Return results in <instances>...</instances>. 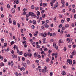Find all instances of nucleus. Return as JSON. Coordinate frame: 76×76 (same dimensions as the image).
Segmentation results:
<instances>
[{
	"label": "nucleus",
	"instance_id": "nucleus-59",
	"mask_svg": "<svg viewBox=\"0 0 76 76\" xmlns=\"http://www.w3.org/2000/svg\"><path fill=\"white\" fill-rule=\"evenodd\" d=\"M22 60L23 61H25V58H24V57H23L22 58Z\"/></svg>",
	"mask_w": 76,
	"mask_h": 76
},
{
	"label": "nucleus",
	"instance_id": "nucleus-7",
	"mask_svg": "<svg viewBox=\"0 0 76 76\" xmlns=\"http://www.w3.org/2000/svg\"><path fill=\"white\" fill-rule=\"evenodd\" d=\"M27 56H28V57H31L32 56V53H28L27 54Z\"/></svg>",
	"mask_w": 76,
	"mask_h": 76
},
{
	"label": "nucleus",
	"instance_id": "nucleus-52",
	"mask_svg": "<svg viewBox=\"0 0 76 76\" xmlns=\"http://www.w3.org/2000/svg\"><path fill=\"white\" fill-rule=\"evenodd\" d=\"M73 62L74 64H76V61L75 60H73Z\"/></svg>",
	"mask_w": 76,
	"mask_h": 76
},
{
	"label": "nucleus",
	"instance_id": "nucleus-5",
	"mask_svg": "<svg viewBox=\"0 0 76 76\" xmlns=\"http://www.w3.org/2000/svg\"><path fill=\"white\" fill-rule=\"evenodd\" d=\"M12 58H17V56L16 55H15V54H13L12 55Z\"/></svg>",
	"mask_w": 76,
	"mask_h": 76
},
{
	"label": "nucleus",
	"instance_id": "nucleus-51",
	"mask_svg": "<svg viewBox=\"0 0 76 76\" xmlns=\"http://www.w3.org/2000/svg\"><path fill=\"white\" fill-rule=\"evenodd\" d=\"M37 54L35 53H34V56L35 57H37Z\"/></svg>",
	"mask_w": 76,
	"mask_h": 76
},
{
	"label": "nucleus",
	"instance_id": "nucleus-38",
	"mask_svg": "<svg viewBox=\"0 0 76 76\" xmlns=\"http://www.w3.org/2000/svg\"><path fill=\"white\" fill-rule=\"evenodd\" d=\"M33 40H32V39H30V42H31V43H32V42H33Z\"/></svg>",
	"mask_w": 76,
	"mask_h": 76
},
{
	"label": "nucleus",
	"instance_id": "nucleus-37",
	"mask_svg": "<svg viewBox=\"0 0 76 76\" xmlns=\"http://www.w3.org/2000/svg\"><path fill=\"white\" fill-rule=\"evenodd\" d=\"M56 34L54 33H53L52 34V37H55V36H56Z\"/></svg>",
	"mask_w": 76,
	"mask_h": 76
},
{
	"label": "nucleus",
	"instance_id": "nucleus-9",
	"mask_svg": "<svg viewBox=\"0 0 76 76\" xmlns=\"http://www.w3.org/2000/svg\"><path fill=\"white\" fill-rule=\"evenodd\" d=\"M47 35H48V36L50 35V37H51V36H52V33H50V32H48Z\"/></svg>",
	"mask_w": 76,
	"mask_h": 76
},
{
	"label": "nucleus",
	"instance_id": "nucleus-6",
	"mask_svg": "<svg viewBox=\"0 0 76 76\" xmlns=\"http://www.w3.org/2000/svg\"><path fill=\"white\" fill-rule=\"evenodd\" d=\"M45 27L46 28H48L49 27V25H47V23H45Z\"/></svg>",
	"mask_w": 76,
	"mask_h": 76
},
{
	"label": "nucleus",
	"instance_id": "nucleus-20",
	"mask_svg": "<svg viewBox=\"0 0 76 76\" xmlns=\"http://www.w3.org/2000/svg\"><path fill=\"white\" fill-rule=\"evenodd\" d=\"M9 21L10 23H12V20H11V18H10L9 19Z\"/></svg>",
	"mask_w": 76,
	"mask_h": 76
},
{
	"label": "nucleus",
	"instance_id": "nucleus-27",
	"mask_svg": "<svg viewBox=\"0 0 76 76\" xmlns=\"http://www.w3.org/2000/svg\"><path fill=\"white\" fill-rule=\"evenodd\" d=\"M59 43H63V40L60 39L59 40Z\"/></svg>",
	"mask_w": 76,
	"mask_h": 76
},
{
	"label": "nucleus",
	"instance_id": "nucleus-19",
	"mask_svg": "<svg viewBox=\"0 0 76 76\" xmlns=\"http://www.w3.org/2000/svg\"><path fill=\"white\" fill-rule=\"evenodd\" d=\"M46 61L47 63H48L49 61H50V59L48 58H47L46 59Z\"/></svg>",
	"mask_w": 76,
	"mask_h": 76
},
{
	"label": "nucleus",
	"instance_id": "nucleus-4",
	"mask_svg": "<svg viewBox=\"0 0 76 76\" xmlns=\"http://www.w3.org/2000/svg\"><path fill=\"white\" fill-rule=\"evenodd\" d=\"M53 47L54 48H55L57 50L58 49V46H56V45L55 43H53Z\"/></svg>",
	"mask_w": 76,
	"mask_h": 76
},
{
	"label": "nucleus",
	"instance_id": "nucleus-24",
	"mask_svg": "<svg viewBox=\"0 0 76 76\" xmlns=\"http://www.w3.org/2000/svg\"><path fill=\"white\" fill-rule=\"evenodd\" d=\"M37 15H40V12H39V11H38L37 12Z\"/></svg>",
	"mask_w": 76,
	"mask_h": 76
},
{
	"label": "nucleus",
	"instance_id": "nucleus-53",
	"mask_svg": "<svg viewBox=\"0 0 76 76\" xmlns=\"http://www.w3.org/2000/svg\"><path fill=\"white\" fill-rule=\"evenodd\" d=\"M44 13V10H42L41 12V13H42V14H43Z\"/></svg>",
	"mask_w": 76,
	"mask_h": 76
},
{
	"label": "nucleus",
	"instance_id": "nucleus-30",
	"mask_svg": "<svg viewBox=\"0 0 76 76\" xmlns=\"http://www.w3.org/2000/svg\"><path fill=\"white\" fill-rule=\"evenodd\" d=\"M1 41H2V42H4V40L3 38L1 39Z\"/></svg>",
	"mask_w": 76,
	"mask_h": 76
},
{
	"label": "nucleus",
	"instance_id": "nucleus-16",
	"mask_svg": "<svg viewBox=\"0 0 76 76\" xmlns=\"http://www.w3.org/2000/svg\"><path fill=\"white\" fill-rule=\"evenodd\" d=\"M42 73H45V72H47V70H44V69H42Z\"/></svg>",
	"mask_w": 76,
	"mask_h": 76
},
{
	"label": "nucleus",
	"instance_id": "nucleus-26",
	"mask_svg": "<svg viewBox=\"0 0 76 76\" xmlns=\"http://www.w3.org/2000/svg\"><path fill=\"white\" fill-rule=\"evenodd\" d=\"M50 4L51 6H52V7H53V6H54V4H53V3L52 2H51Z\"/></svg>",
	"mask_w": 76,
	"mask_h": 76
},
{
	"label": "nucleus",
	"instance_id": "nucleus-41",
	"mask_svg": "<svg viewBox=\"0 0 76 76\" xmlns=\"http://www.w3.org/2000/svg\"><path fill=\"white\" fill-rule=\"evenodd\" d=\"M44 69L45 70H46V72H47V67L46 66H45L44 67Z\"/></svg>",
	"mask_w": 76,
	"mask_h": 76
},
{
	"label": "nucleus",
	"instance_id": "nucleus-60",
	"mask_svg": "<svg viewBox=\"0 0 76 76\" xmlns=\"http://www.w3.org/2000/svg\"><path fill=\"white\" fill-rule=\"evenodd\" d=\"M18 10L19 11H20V7H18Z\"/></svg>",
	"mask_w": 76,
	"mask_h": 76
},
{
	"label": "nucleus",
	"instance_id": "nucleus-1",
	"mask_svg": "<svg viewBox=\"0 0 76 76\" xmlns=\"http://www.w3.org/2000/svg\"><path fill=\"white\" fill-rule=\"evenodd\" d=\"M28 15H29L30 16L31 15V16L34 17V18H35V17H36V15L34 14L32 12H29L28 14Z\"/></svg>",
	"mask_w": 76,
	"mask_h": 76
},
{
	"label": "nucleus",
	"instance_id": "nucleus-48",
	"mask_svg": "<svg viewBox=\"0 0 76 76\" xmlns=\"http://www.w3.org/2000/svg\"><path fill=\"white\" fill-rule=\"evenodd\" d=\"M54 21L56 22L57 21V18L55 17L54 19Z\"/></svg>",
	"mask_w": 76,
	"mask_h": 76
},
{
	"label": "nucleus",
	"instance_id": "nucleus-54",
	"mask_svg": "<svg viewBox=\"0 0 76 76\" xmlns=\"http://www.w3.org/2000/svg\"><path fill=\"white\" fill-rule=\"evenodd\" d=\"M17 25H18V28H20V24H19V23H18L17 24Z\"/></svg>",
	"mask_w": 76,
	"mask_h": 76
},
{
	"label": "nucleus",
	"instance_id": "nucleus-55",
	"mask_svg": "<svg viewBox=\"0 0 76 76\" xmlns=\"http://www.w3.org/2000/svg\"><path fill=\"white\" fill-rule=\"evenodd\" d=\"M34 36H35V37H37V35H38V34H36L35 33H34Z\"/></svg>",
	"mask_w": 76,
	"mask_h": 76
},
{
	"label": "nucleus",
	"instance_id": "nucleus-57",
	"mask_svg": "<svg viewBox=\"0 0 76 76\" xmlns=\"http://www.w3.org/2000/svg\"><path fill=\"white\" fill-rule=\"evenodd\" d=\"M0 9L1 11H3V7H1Z\"/></svg>",
	"mask_w": 76,
	"mask_h": 76
},
{
	"label": "nucleus",
	"instance_id": "nucleus-47",
	"mask_svg": "<svg viewBox=\"0 0 76 76\" xmlns=\"http://www.w3.org/2000/svg\"><path fill=\"white\" fill-rule=\"evenodd\" d=\"M43 50L44 51H47V50H48V49H47V48H45Z\"/></svg>",
	"mask_w": 76,
	"mask_h": 76
},
{
	"label": "nucleus",
	"instance_id": "nucleus-17",
	"mask_svg": "<svg viewBox=\"0 0 76 76\" xmlns=\"http://www.w3.org/2000/svg\"><path fill=\"white\" fill-rule=\"evenodd\" d=\"M13 61H11V67H13Z\"/></svg>",
	"mask_w": 76,
	"mask_h": 76
},
{
	"label": "nucleus",
	"instance_id": "nucleus-29",
	"mask_svg": "<svg viewBox=\"0 0 76 76\" xmlns=\"http://www.w3.org/2000/svg\"><path fill=\"white\" fill-rule=\"evenodd\" d=\"M66 29V27L64 26H63L62 28V30H63V31H64Z\"/></svg>",
	"mask_w": 76,
	"mask_h": 76
},
{
	"label": "nucleus",
	"instance_id": "nucleus-64",
	"mask_svg": "<svg viewBox=\"0 0 76 76\" xmlns=\"http://www.w3.org/2000/svg\"><path fill=\"white\" fill-rule=\"evenodd\" d=\"M37 57H38V58H41V56L39 55V54L37 56Z\"/></svg>",
	"mask_w": 76,
	"mask_h": 76
},
{
	"label": "nucleus",
	"instance_id": "nucleus-13",
	"mask_svg": "<svg viewBox=\"0 0 76 76\" xmlns=\"http://www.w3.org/2000/svg\"><path fill=\"white\" fill-rule=\"evenodd\" d=\"M62 74L63 76H64V75H66V72H64V71H63L62 72Z\"/></svg>",
	"mask_w": 76,
	"mask_h": 76
},
{
	"label": "nucleus",
	"instance_id": "nucleus-2",
	"mask_svg": "<svg viewBox=\"0 0 76 76\" xmlns=\"http://www.w3.org/2000/svg\"><path fill=\"white\" fill-rule=\"evenodd\" d=\"M47 33H42L41 34V35L42 37H43V38H45L46 37H47Z\"/></svg>",
	"mask_w": 76,
	"mask_h": 76
},
{
	"label": "nucleus",
	"instance_id": "nucleus-14",
	"mask_svg": "<svg viewBox=\"0 0 76 76\" xmlns=\"http://www.w3.org/2000/svg\"><path fill=\"white\" fill-rule=\"evenodd\" d=\"M26 63L27 64L29 65L30 64V61L29 60H28L26 61Z\"/></svg>",
	"mask_w": 76,
	"mask_h": 76
},
{
	"label": "nucleus",
	"instance_id": "nucleus-63",
	"mask_svg": "<svg viewBox=\"0 0 76 76\" xmlns=\"http://www.w3.org/2000/svg\"><path fill=\"white\" fill-rule=\"evenodd\" d=\"M36 63H39V61L38 60H36Z\"/></svg>",
	"mask_w": 76,
	"mask_h": 76
},
{
	"label": "nucleus",
	"instance_id": "nucleus-56",
	"mask_svg": "<svg viewBox=\"0 0 76 76\" xmlns=\"http://www.w3.org/2000/svg\"><path fill=\"white\" fill-rule=\"evenodd\" d=\"M51 52H52L51 50L50 49L48 51L49 53H51Z\"/></svg>",
	"mask_w": 76,
	"mask_h": 76
},
{
	"label": "nucleus",
	"instance_id": "nucleus-40",
	"mask_svg": "<svg viewBox=\"0 0 76 76\" xmlns=\"http://www.w3.org/2000/svg\"><path fill=\"white\" fill-rule=\"evenodd\" d=\"M70 18H68L67 19V22H70Z\"/></svg>",
	"mask_w": 76,
	"mask_h": 76
},
{
	"label": "nucleus",
	"instance_id": "nucleus-58",
	"mask_svg": "<svg viewBox=\"0 0 76 76\" xmlns=\"http://www.w3.org/2000/svg\"><path fill=\"white\" fill-rule=\"evenodd\" d=\"M29 35L30 37H32V34L31 33H30L29 34Z\"/></svg>",
	"mask_w": 76,
	"mask_h": 76
},
{
	"label": "nucleus",
	"instance_id": "nucleus-22",
	"mask_svg": "<svg viewBox=\"0 0 76 76\" xmlns=\"http://www.w3.org/2000/svg\"><path fill=\"white\" fill-rule=\"evenodd\" d=\"M0 66H1L2 67H3L4 66V63H3L1 62L0 63Z\"/></svg>",
	"mask_w": 76,
	"mask_h": 76
},
{
	"label": "nucleus",
	"instance_id": "nucleus-50",
	"mask_svg": "<svg viewBox=\"0 0 76 76\" xmlns=\"http://www.w3.org/2000/svg\"><path fill=\"white\" fill-rule=\"evenodd\" d=\"M47 5V4H45V3H43V6L44 7H45V6H46Z\"/></svg>",
	"mask_w": 76,
	"mask_h": 76
},
{
	"label": "nucleus",
	"instance_id": "nucleus-42",
	"mask_svg": "<svg viewBox=\"0 0 76 76\" xmlns=\"http://www.w3.org/2000/svg\"><path fill=\"white\" fill-rule=\"evenodd\" d=\"M36 48H40V46L37 45L36 46Z\"/></svg>",
	"mask_w": 76,
	"mask_h": 76
},
{
	"label": "nucleus",
	"instance_id": "nucleus-36",
	"mask_svg": "<svg viewBox=\"0 0 76 76\" xmlns=\"http://www.w3.org/2000/svg\"><path fill=\"white\" fill-rule=\"evenodd\" d=\"M35 9L36 10H38L39 9V8H38V7H35Z\"/></svg>",
	"mask_w": 76,
	"mask_h": 76
},
{
	"label": "nucleus",
	"instance_id": "nucleus-49",
	"mask_svg": "<svg viewBox=\"0 0 76 76\" xmlns=\"http://www.w3.org/2000/svg\"><path fill=\"white\" fill-rule=\"evenodd\" d=\"M56 54L54 53H53L52 54V56H55V55Z\"/></svg>",
	"mask_w": 76,
	"mask_h": 76
},
{
	"label": "nucleus",
	"instance_id": "nucleus-39",
	"mask_svg": "<svg viewBox=\"0 0 76 76\" xmlns=\"http://www.w3.org/2000/svg\"><path fill=\"white\" fill-rule=\"evenodd\" d=\"M34 7H35L34 5H33L31 6V9H34Z\"/></svg>",
	"mask_w": 76,
	"mask_h": 76
},
{
	"label": "nucleus",
	"instance_id": "nucleus-18",
	"mask_svg": "<svg viewBox=\"0 0 76 76\" xmlns=\"http://www.w3.org/2000/svg\"><path fill=\"white\" fill-rule=\"evenodd\" d=\"M32 44L33 47H35V42H32Z\"/></svg>",
	"mask_w": 76,
	"mask_h": 76
},
{
	"label": "nucleus",
	"instance_id": "nucleus-32",
	"mask_svg": "<svg viewBox=\"0 0 76 76\" xmlns=\"http://www.w3.org/2000/svg\"><path fill=\"white\" fill-rule=\"evenodd\" d=\"M13 24L14 25H16V21L14 20L13 22Z\"/></svg>",
	"mask_w": 76,
	"mask_h": 76
},
{
	"label": "nucleus",
	"instance_id": "nucleus-46",
	"mask_svg": "<svg viewBox=\"0 0 76 76\" xmlns=\"http://www.w3.org/2000/svg\"><path fill=\"white\" fill-rule=\"evenodd\" d=\"M19 3V1L18 0H17L16 2V4H18Z\"/></svg>",
	"mask_w": 76,
	"mask_h": 76
},
{
	"label": "nucleus",
	"instance_id": "nucleus-10",
	"mask_svg": "<svg viewBox=\"0 0 76 76\" xmlns=\"http://www.w3.org/2000/svg\"><path fill=\"white\" fill-rule=\"evenodd\" d=\"M41 54L44 55L45 56H46V54H45L44 51H42L40 53Z\"/></svg>",
	"mask_w": 76,
	"mask_h": 76
},
{
	"label": "nucleus",
	"instance_id": "nucleus-62",
	"mask_svg": "<svg viewBox=\"0 0 76 76\" xmlns=\"http://www.w3.org/2000/svg\"><path fill=\"white\" fill-rule=\"evenodd\" d=\"M63 26V25L61 24L59 25V28H61Z\"/></svg>",
	"mask_w": 76,
	"mask_h": 76
},
{
	"label": "nucleus",
	"instance_id": "nucleus-43",
	"mask_svg": "<svg viewBox=\"0 0 76 76\" xmlns=\"http://www.w3.org/2000/svg\"><path fill=\"white\" fill-rule=\"evenodd\" d=\"M70 58H73V55H71L70 56Z\"/></svg>",
	"mask_w": 76,
	"mask_h": 76
},
{
	"label": "nucleus",
	"instance_id": "nucleus-28",
	"mask_svg": "<svg viewBox=\"0 0 76 76\" xmlns=\"http://www.w3.org/2000/svg\"><path fill=\"white\" fill-rule=\"evenodd\" d=\"M33 23L34 25H35L36 24V21L35 20H34L33 21Z\"/></svg>",
	"mask_w": 76,
	"mask_h": 76
},
{
	"label": "nucleus",
	"instance_id": "nucleus-33",
	"mask_svg": "<svg viewBox=\"0 0 76 76\" xmlns=\"http://www.w3.org/2000/svg\"><path fill=\"white\" fill-rule=\"evenodd\" d=\"M65 28H68L69 26V24H66L65 25Z\"/></svg>",
	"mask_w": 76,
	"mask_h": 76
},
{
	"label": "nucleus",
	"instance_id": "nucleus-34",
	"mask_svg": "<svg viewBox=\"0 0 76 76\" xmlns=\"http://www.w3.org/2000/svg\"><path fill=\"white\" fill-rule=\"evenodd\" d=\"M24 56L25 57H27L28 56V54H26V53H25L24 54Z\"/></svg>",
	"mask_w": 76,
	"mask_h": 76
},
{
	"label": "nucleus",
	"instance_id": "nucleus-3",
	"mask_svg": "<svg viewBox=\"0 0 76 76\" xmlns=\"http://www.w3.org/2000/svg\"><path fill=\"white\" fill-rule=\"evenodd\" d=\"M67 61L68 63H69V64H72V60L68 59L67 60Z\"/></svg>",
	"mask_w": 76,
	"mask_h": 76
},
{
	"label": "nucleus",
	"instance_id": "nucleus-25",
	"mask_svg": "<svg viewBox=\"0 0 76 76\" xmlns=\"http://www.w3.org/2000/svg\"><path fill=\"white\" fill-rule=\"evenodd\" d=\"M22 43L23 44H26V41H23L22 42Z\"/></svg>",
	"mask_w": 76,
	"mask_h": 76
},
{
	"label": "nucleus",
	"instance_id": "nucleus-31",
	"mask_svg": "<svg viewBox=\"0 0 76 76\" xmlns=\"http://www.w3.org/2000/svg\"><path fill=\"white\" fill-rule=\"evenodd\" d=\"M15 43V42L13 41H12L11 42V45H13V44H14Z\"/></svg>",
	"mask_w": 76,
	"mask_h": 76
},
{
	"label": "nucleus",
	"instance_id": "nucleus-15",
	"mask_svg": "<svg viewBox=\"0 0 76 76\" xmlns=\"http://www.w3.org/2000/svg\"><path fill=\"white\" fill-rule=\"evenodd\" d=\"M73 41V39L72 38H71L69 39V40L68 42V43H70V42H72Z\"/></svg>",
	"mask_w": 76,
	"mask_h": 76
},
{
	"label": "nucleus",
	"instance_id": "nucleus-11",
	"mask_svg": "<svg viewBox=\"0 0 76 76\" xmlns=\"http://www.w3.org/2000/svg\"><path fill=\"white\" fill-rule=\"evenodd\" d=\"M23 66H24L25 68H26V63H22Z\"/></svg>",
	"mask_w": 76,
	"mask_h": 76
},
{
	"label": "nucleus",
	"instance_id": "nucleus-21",
	"mask_svg": "<svg viewBox=\"0 0 76 76\" xmlns=\"http://www.w3.org/2000/svg\"><path fill=\"white\" fill-rule=\"evenodd\" d=\"M46 16V15L45 14H42V18H44L45 16Z\"/></svg>",
	"mask_w": 76,
	"mask_h": 76
},
{
	"label": "nucleus",
	"instance_id": "nucleus-45",
	"mask_svg": "<svg viewBox=\"0 0 76 76\" xmlns=\"http://www.w3.org/2000/svg\"><path fill=\"white\" fill-rule=\"evenodd\" d=\"M66 50L67 49L66 48H64L63 49L64 51H66Z\"/></svg>",
	"mask_w": 76,
	"mask_h": 76
},
{
	"label": "nucleus",
	"instance_id": "nucleus-12",
	"mask_svg": "<svg viewBox=\"0 0 76 76\" xmlns=\"http://www.w3.org/2000/svg\"><path fill=\"white\" fill-rule=\"evenodd\" d=\"M72 55L74 56V55H76V51L74 50L71 53Z\"/></svg>",
	"mask_w": 76,
	"mask_h": 76
},
{
	"label": "nucleus",
	"instance_id": "nucleus-8",
	"mask_svg": "<svg viewBox=\"0 0 76 76\" xmlns=\"http://www.w3.org/2000/svg\"><path fill=\"white\" fill-rule=\"evenodd\" d=\"M15 48H16V50H18V46H16V45H14L13 47L14 50H15Z\"/></svg>",
	"mask_w": 76,
	"mask_h": 76
},
{
	"label": "nucleus",
	"instance_id": "nucleus-35",
	"mask_svg": "<svg viewBox=\"0 0 76 76\" xmlns=\"http://www.w3.org/2000/svg\"><path fill=\"white\" fill-rule=\"evenodd\" d=\"M0 59H1L2 60H3V56H1V55H0Z\"/></svg>",
	"mask_w": 76,
	"mask_h": 76
},
{
	"label": "nucleus",
	"instance_id": "nucleus-61",
	"mask_svg": "<svg viewBox=\"0 0 76 76\" xmlns=\"http://www.w3.org/2000/svg\"><path fill=\"white\" fill-rule=\"evenodd\" d=\"M45 23V21H42V25H44V24Z\"/></svg>",
	"mask_w": 76,
	"mask_h": 76
},
{
	"label": "nucleus",
	"instance_id": "nucleus-23",
	"mask_svg": "<svg viewBox=\"0 0 76 76\" xmlns=\"http://www.w3.org/2000/svg\"><path fill=\"white\" fill-rule=\"evenodd\" d=\"M12 13H15V9L14 8H12Z\"/></svg>",
	"mask_w": 76,
	"mask_h": 76
},
{
	"label": "nucleus",
	"instance_id": "nucleus-44",
	"mask_svg": "<svg viewBox=\"0 0 76 76\" xmlns=\"http://www.w3.org/2000/svg\"><path fill=\"white\" fill-rule=\"evenodd\" d=\"M7 7L8 9H10V6L9 4H8L7 5Z\"/></svg>",
	"mask_w": 76,
	"mask_h": 76
}]
</instances>
